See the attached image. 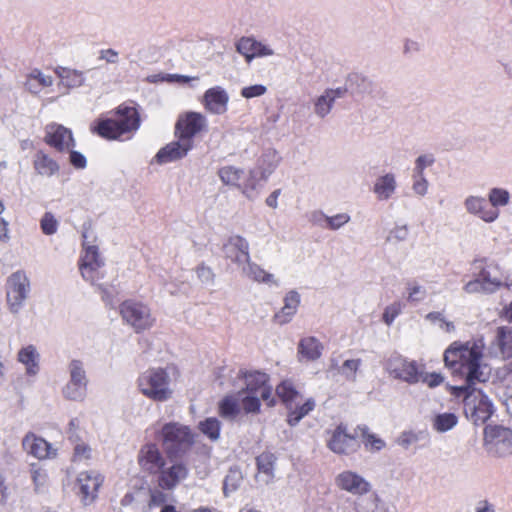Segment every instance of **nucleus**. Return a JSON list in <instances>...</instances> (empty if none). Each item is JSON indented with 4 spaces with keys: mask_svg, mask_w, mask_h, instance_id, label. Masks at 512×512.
I'll return each instance as SVG.
<instances>
[{
    "mask_svg": "<svg viewBox=\"0 0 512 512\" xmlns=\"http://www.w3.org/2000/svg\"><path fill=\"white\" fill-rule=\"evenodd\" d=\"M239 403H241V408L247 413L257 414L260 411V395L248 393L245 391H239L237 393Z\"/></svg>",
    "mask_w": 512,
    "mask_h": 512,
    "instance_id": "obj_41",
    "label": "nucleus"
},
{
    "mask_svg": "<svg viewBox=\"0 0 512 512\" xmlns=\"http://www.w3.org/2000/svg\"><path fill=\"white\" fill-rule=\"evenodd\" d=\"M30 282L22 271L13 273L7 281V303L13 313H17L28 298Z\"/></svg>",
    "mask_w": 512,
    "mask_h": 512,
    "instance_id": "obj_10",
    "label": "nucleus"
},
{
    "mask_svg": "<svg viewBox=\"0 0 512 512\" xmlns=\"http://www.w3.org/2000/svg\"><path fill=\"white\" fill-rule=\"evenodd\" d=\"M188 468L183 463H175L168 468H162L158 473V485L164 490H173L188 476Z\"/></svg>",
    "mask_w": 512,
    "mask_h": 512,
    "instance_id": "obj_23",
    "label": "nucleus"
},
{
    "mask_svg": "<svg viewBox=\"0 0 512 512\" xmlns=\"http://www.w3.org/2000/svg\"><path fill=\"white\" fill-rule=\"evenodd\" d=\"M68 382L62 388V395L70 401H83L87 393L88 378L84 364L80 360H71L68 364Z\"/></svg>",
    "mask_w": 512,
    "mask_h": 512,
    "instance_id": "obj_8",
    "label": "nucleus"
},
{
    "mask_svg": "<svg viewBox=\"0 0 512 512\" xmlns=\"http://www.w3.org/2000/svg\"><path fill=\"white\" fill-rule=\"evenodd\" d=\"M232 248H237L240 251V255H236L233 258V262L240 264H245L242 267V272L245 276L250 278L251 280L259 283H264L269 286H278V280L271 273L266 272L262 267L258 264L251 262L250 254H249V243L242 236L235 235L230 237V245L229 250Z\"/></svg>",
    "mask_w": 512,
    "mask_h": 512,
    "instance_id": "obj_3",
    "label": "nucleus"
},
{
    "mask_svg": "<svg viewBox=\"0 0 512 512\" xmlns=\"http://www.w3.org/2000/svg\"><path fill=\"white\" fill-rule=\"evenodd\" d=\"M335 485L342 491L354 496H364L371 491L372 485L360 474L344 470L335 477Z\"/></svg>",
    "mask_w": 512,
    "mask_h": 512,
    "instance_id": "obj_14",
    "label": "nucleus"
},
{
    "mask_svg": "<svg viewBox=\"0 0 512 512\" xmlns=\"http://www.w3.org/2000/svg\"><path fill=\"white\" fill-rule=\"evenodd\" d=\"M484 446L487 452L497 457H506L512 454L511 430L501 426H486Z\"/></svg>",
    "mask_w": 512,
    "mask_h": 512,
    "instance_id": "obj_9",
    "label": "nucleus"
},
{
    "mask_svg": "<svg viewBox=\"0 0 512 512\" xmlns=\"http://www.w3.org/2000/svg\"><path fill=\"white\" fill-rule=\"evenodd\" d=\"M229 95L221 86L209 88L203 95L202 104L212 114L222 115L228 109Z\"/></svg>",
    "mask_w": 512,
    "mask_h": 512,
    "instance_id": "obj_20",
    "label": "nucleus"
},
{
    "mask_svg": "<svg viewBox=\"0 0 512 512\" xmlns=\"http://www.w3.org/2000/svg\"><path fill=\"white\" fill-rule=\"evenodd\" d=\"M34 168L38 174L50 177L59 170L55 160L43 152H38L34 160Z\"/></svg>",
    "mask_w": 512,
    "mask_h": 512,
    "instance_id": "obj_37",
    "label": "nucleus"
},
{
    "mask_svg": "<svg viewBox=\"0 0 512 512\" xmlns=\"http://www.w3.org/2000/svg\"><path fill=\"white\" fill-rule=\"evenodd\" d=\"M345 92L346 89L344 88H329L316 97L314 100V113L316 116L321 119L325 118L331 112L335 100L343 97Z\"/></svg>",
    "mask_w": 512,
    "mask_h": 512,
    "instance_id": "obj_26",
    "label": "nucleus"
},
{
    "mask_svg": "<svg viewBox=\"0 0 512 512\" xmlns=\"http://www.w3.org/2000/svg\"><path fill=\"white\" fill-rule=\"evenodd\" d=\"M240 403L237 394L224 397L219 403L220 415L228 420H234L240 414Z\"/></svg>",
    "mask_w": 512,
    "mask_h": 512,
    "instance_id": "obj_38",
    "label": "nucleus"
},
{
    "mask_svg": "<svg viewBox=\"0 0 512 512\" xmlns=\"http://www.w3.org/2000/svg\"><path fill=\"white\" fill-rule=\"evenodd\" d=\"M502 287V280L499 277L493 276L491 271L486 268L480 270V279L469 281L464 290L469 293H493Z\"/></svg>",
    "mask_w": 512,
    "mask_h": 512,
    "instance_id": "obj_24",
    "label": "nucleus"
},
{
    "mask_svg": "<svg viewBox=\"0 0 512 512\" xmlns=\"http://www.w3.org/2000/svg\"><path fill=\"white\" fill-rule=\"evenodd\" d=\"M347 85L349 88L354 90L355 92L362 94L366 93L371 88V81L366 78L365 76H362L360 74H353L349 77L347 81Z\"/></svg>",
    "mask_w": 512,
    "mask_h": 512,
    "instance_id": "obj_48",
    "label": "nucleus"
},
{
    "mask_svg": "<svg viewBox=\"0 0 512 512\" xmlns=\"http://www.w3.org/2000/svg\"><path fill=\"white\" fill-rule=\"evenodd\" d=\"M45 142L59 152L75 147V140L70 129L57 123H51L45 128Z\"/></svg>",
    "mask_w": 512,
    "mask_h": 512,
    "instance_id": "obj_16",
    "label": "nucleus"
},
{
    "mask_svg": "<svg viewBox=\"0 0 512 512\" xmlns=\"http://www.w3.org/2000/svg\"><path fill=\"white\" fill-rule=\"evenodd\" d=\"M491 208L497 209L499 206H506L510 201V193L503 188H492L488 195Z\"/></svg>",
    "mask_w": 512,
    "mask_h": 512,
    "instance_id": "obj_47",
    "label": "nucleus"
},
{
    "mask_svg": "<svg viewBox=\"0 0 512 512\" xmlns=\"http://www.w3.org/2000/svg\"><path fill=\"white\" fill-rule=\"evenodd\" d=\"M30 473L32 481L35 485V490L39 491L41 488L45 486L47 482V473L44 469H42L36 464L31 465Z\"/></svg>",
    "mask_w": 512,
    "mask_h": 512,
    "instance_id": "obj_53",
    "label": "nucleus"
},
{
    "mask_svg": "<svg viewBox=\"0 0 512 512\" xmlns=\"http://www.w3.org/2000/svg\"><path fill=\"white\" fill-rule=\"evenodd\" d=\"M197 276L199 280L206 284L211 285L214 282V273L210 267L205 265H200L196 269Z\"/></svg>",
    "mask_w": 512,
    "mask_h": 512,
    "instance_id": "obj_61",
    "label": "nucleus"
},
{
    "mask_svg": "<svg viewBox=\"0 0 512 512\" xmlns=\"http://www.w3.org/2000/svg\"><path fill=\"white\" fill-rule=\"evenodd\" d=\"M119 313L123 323L135 333L151 329L156 321L149 305L134 299L123 301L119 306Z\"/></svg>",
    "mask_w": 512,
    "mask_h": 512,
    "instance_id": "obj_6",
    "label": "nucleus"
},
{
    "mask_svg": "<svg viewBox=\"0 0 512 512\" xmlns=\"http://www.w3.org/2000/svg\"><path fill=\"white\" fill-rule=\"evenodd\" d=\"M327 446L336 454L348 455L358 450L359 443L354 436L347 433L345 426L339 425L331 433Z\"/></svg>",
    "mask_w": 512,
    "mask_h": 512,
    "instance_id": "obj_17",
    "label": "nucleus"
},
{
    "mask_svg": "<svg viewBox=\"0 0 512 512\" xmlns=\"http://www.w3.org/2000/svg\"><path fill=\"white\" fill-rule=\"evenodd\" d=\"M492 346L497 348V355L502 359L512 357V327H498L495 333Z\"/></svg>",
    "mask_w": 512,
    "mask_h": 512,
    "instance_id": "obj_28",
    "label": "nucleus"
},
{
    "mask_svg": "<svg viewBox=\"0 0 512 512\" xmlns=\"http://www.w3.org/2000/svg\"><path fill=\"white\" fill-rule=\"evenodd\" d=\"M275 460V456L269 452H264L256 458L258 468V481L268 484L273 479Z\"/></svg>",
    "mask_w": 512,
    "mask_h": 512,
    "instance_id": "obj_33",
    "label": "nucleus"
},
{
    "mask_svg": "<svg viewBox=\"0 0 512 512\" xmlns=\"http://www.w3.org/2000/svg\"><path fill=\"white\" fill-rule=\"evenodd\" d=\"M71 441L74 444L73 460L78 462L88 461L92 458V448L82 441L77 433H71Z\"/></svg>",
    "mask_w": 512,
    "mask_h": 512,
    "instance_id": "obj_40",
    "label": "nucleus"
},
{
    "mask_svg": "<svg viewBox=\"0 0 512 512\" xmlns=\"http://www.w3.org/2000/svg\"><path fill=\"white\" fill-rule=\"evenodd\" d=\"M207 128V119L197 112H187L180 115L176 125L175 133L178 138L186 140L193 146V137Z\"/></svg>",
    "mask_w": 512,
    "mask_h": 512,
    "instance_id": "obj_11",
    "label": "nucleus"
},
{
    "mask_svg": "<svg viewBox=\"0 0 512 512\" xmlns=\"http://www.w3.org/2000/svg\"><path fill=\"white\" fill-rule=\"evenodd\" d=\"M404 305L400 301H394L388 305L383 313L382 319L385 324L390 326L394 320L402 313Z\"/></svg>",
    "mask_w": 512,
    "mask_h": 512,
    "instance_id": "obj_50",
    "label": "nucleus"
},
{
    "mask_svg": "<svg viewBox=\"0 0 512 512\" xmlns=\"http://www.w3.org/2000/svg\"><path fill=\"white\" fill-rule=\"evenodd\" d=\"M409 230L406 225H396L393 227L387 236L389 242H401L408 238Z\"/></svg>",
    "mask_w": 512,
    "mask_h": 512,
    "instance_id": "obj_57",
    "label": "nucleus"
},
{
    "mask_svg": "<svg viewBox=\"0 0 512 512\" xmlns=\"http://www.w3.org/2000/svg\"><path fill=\"white\" fill-rule=\"evenodd\" d=\"M245 385L241 391L258 394L268 406H273L275 400L272 397V388L268 385V375L259 371L241 373L239 377Z\"/></svg>",
    "mask_w": 512,
    "mask_h": 512,
    "instance_id": "obj_12",
    "label": "nucleus"
},
{
    "mask_svg": "<svg viewBox=\"0 0 512 512\" xmlns=\"http://www.w3.org/2000/svg\"><path fill=\"white\" fill-rule=\"evenodd\" d=\"M299 304L300 294L295 290L289 291L284 297V306L274 316L275 321L280 325L290 322L296 314Z\"/></svg>",
    "mask_w": 512,
    "mask_h": 512,
    "instance_id": "obj_29",
    "label": "nucleus"
},
{
    "mask_svg": "<svg viewBox=\"0 0 512 512\" xmlns=\"http://www.w3.org/2000/svg\"><path fill=\"white\" fill-rule=\"evenodd\" d=\"M219 177L226 185L235 186L242 191L243 194L248 195L247 189L241 187L239 181L242 177L243 171L232 166H226L219 170Z\"/></svg>",
    "mask_w": 512,
    "mask_h": 512,
    "instance_id": "obj_39",
    "label": "nucleus"
},
{
    "mask_svg": "<svg viewBox=\"0 0 512 512\" xmlns=\"http://www.w3.org/2000/svg\"><path fill=\"white\" fill-rule=\"evenodd\" d=\"M147 512H177L173 505L167 504V495L161 490L154 489L150 492Z\"/></svg>",
    "mask_w": 512,
    "mask_h": 512,
    "instance_id": "obj_36",
    "label": "nucleus"
},
{
    "mask_svg": "<svg viewBox=\"0 0 512 512\" xmlns=\"http://www.w3.org/2000/svg\"><path fill=\"white\" fill-rule=\"evenodd\" d=\"M267 92V87L262 84H255L241 89V96L246 99L260 97Z\"/></svg>",
    "mask_w": 512,
    "mask_h": 512,
    "instance_id": "obj_58",
    "label": "nucleus"
},
{
    "mask_svg": "<svg viewBox=\"0 0 512 512\" xmlns=\"http://www.w3.org/2000/svg\"><path fill=\"white\" fill-rule=\"evenodd\" d=\"M458 422V418L453 413H442L435 416L433 427L440 433L447 432L454 428Z\"/></svg>",
    "mask_w": 512,
    "mask_h": 512,
    "instance_id": "obj_43",
    "label": "nucleus"
},
{
    "mask_svg": "<svg viewBox=\"0 0 512 512\" xmlns=\"http://www.w3.org/2000/svg\"><path fill=\"white\" fill-rule=\"evenodd\" d=\"M139 391L154 401H166L172 395L170 378L162 368H150L142 372L137 379Z\"/></svg>",
    "mask_w": 512,
    "mask_h": 512,
    "instance_id": "obj_5",
    "label": "nucleus"
},
{
    "mask_svg": "<svg viewBox=\"0 0 512 512\" xmlns=\"http://www.w3.org/2000/svg\"><path fill=\"white\" fill-rule=\"evenodd\" d=\"M32 78L35 80V82L38 83V85L42 87H49L53 84V80L51 76L45 75L41 73L40 71H33L31 74Z\"/></svg>",
    "mask_w": 512,
    "mask_h": 512,
    "instance_id": "obj_64",
    "label": "nucleus"
},
{
    "mask_svg": "<svg viewBox=\"0 0 512 512\" xmlns=\"http://www.w3.org/2000/svg\"><path fill=\"white\" fill-rule=\"evenodd\" d=\"M351 220L347 213H339L333 216L325 217L326 228L330 230H338Z\"/></svg>",
    "mask_w": 512,
    "mask_h": 512,
    "instance_id": "obj_52",
    "label": "nucleus"
},
{
    "mask_svg": "<svg viewBox=\"0 0 512 512\" xmlns=\"http://www.w3.org/2000/svg\"><path fill=\"white\" fill-rule=\"evenodd\" d=\"M316 406L313 398H308L304 403L300 404V400H297V404L293 408H288L287 423L290 426H296L305 416L314 410Z\"/></svg>",
    "mask_w": 512,
    "mask_h": 512,
    "instance_id": "obj_34",
    "label": "nucleus"
},
{
    "mask_svg": "<svg viewBox=\"0 0 512 512\" xmlns=\"http://www.w3.org/2000/svg\"><path fill=\"white\" fill-rule=\"evenodd\" d=\"M407 300L410 303H420L427 297V290L419 283L412 281L406 285Z\"/></svg>",
    "mask_w": 512,
    "mask_h": 512,
    "instance_id": "obj_46",
    "label": "nucleus"
},
{
    "mask_svg": "<svg viewBox=\"0 0 512 512\" xmlns=\"http://www.w3.org/2000/svg\"><path fill=\"white\" fill-rule=\"evenodd\" d=\"M463 204L469 214L479 217L486 223H492L499 217V211L490 208L487 200L482 196L469 195Z\"/></svg>",
    "mask_w": 512,
    "mask_h": 512,
    "instance_id": "obj_18",
    "label": "nucleus"
},
{
    "mask_svg": "<svg viewBox=\"0 0 512 512\" xmlns=\"http://www.w3.org/2000/svg\"><path fill=\"white\" fill-rule=\"evenodd\" d=\"M236 50L250 63L254 58L267 57L275 54L274 50L262 42L250 37H242L236 44Z\"/></svg>",
    "mask_w": 512,
    "mask_h": 512,
    "instance_id": "obj_21",
    "label": "nucleus"
},
{
    "mask_svg": "<svg viewBox=\"0 0 512 512\" xmlns=\"http://www.w3.org/2000/svg\"><path fill=\"white\" fill-rule=\"evenodd\" d=\"M24 450L39 460L55 457L56 450L45 439L28 433L22 441Z\"/></svg>",
    "mask_w": 512,
    "mask_h": 512,
    "instance_id": "obj_22",
    "label": "nucleus"
},
{
    "mask_svg": "<svg viewBox=\"0 0 512 512\" xmlns=\"http://www.w3.org/2000/svg\"><path fill=\"white\" fill-rule=\"evenodd\" d=\"M275 392L286 409L293 408V406L297 404V400H301L302 398L301 394L296 390L290 380H284L278 384Z\"/></svg>",
    "mask_w": 512,
    "mask_h": 512,
    "instance_id": "obj_31",
    "label": "nucleus"
},
{
    "mask_svg": "<svg viewBox=\"0 0 512 512\" xmlns=\"http://www.w3.org/2000/svg\"><path fill=\"white\" fill-rule=\"evenodd\" d=\"M429 183L427 179L424 177V173H414L413 174V192L420 196L424 197L428 192Z\"/></svg>",
    "mask_w": 512,
    "mask_h": 512,
    "instance_id": "obj_54",
    "label": "nucleus"
},
{
    "mask_svg": "<svg viewBox=\"0 0 512 512\" xmlns=\"http://www.w3.org/2000/svg\"><path fill=\"white\" fill-rule=\"evenodd\" d=\"M389 369L397 379H401L410 384L420 382L421 371L418 369L415 361H407L396 357L389 362Z\"/></svg>",
    "mask_w": 512,
    "mask_h": 512,
    "instance_id": "obj_19",
    "label": "nucleus"
},
{
    "mask_svg": "<svg viewBox=\"0 0 512 512\" xmlns=\"http://www.w3.org/2000/svg\"><path fill=\"white\" fill-rule=\"evenodd\" d=\"M56 74L60 78L59 85L66 88H77L83 85L85 78L82 72L68 68L59 67Z\"/></svg>",
    "mask_w": 512,
    "mask_h": 512,
    "instance_id": "obj_35",
    "label": "nucleus"
},
{
    "mask_svg": "<svg viewBox=\"0 0 512 512\" xmlns=\"http://www.w3.org/2000/svg\"><path fill=\"white\" fill-rule=\"evenodd\" d=\"M192 148L193 147L189 142L178 138L177 141L167 144L158 151L156 154V161L159 164L177 161L185 157Z\"/></svg>",
    "mask_w": 512,
    "mask_h": 512,
    "instance_id": "obj_25",
    "label": "nucleus"
},
{
    "mask_svg": "<svg viewBox=\"0 0 512 512\" xmlns=\"http://www.w3.org/2000/svg\"><path fill=\"white\" fill-rule=\"evenodd\" d=\"M99 59L109 64H117L119 62V53L112 48L103 49L100 51Z\"/></svg>",
    "mask_w": 512,
    "mask_h": 512,
    "instance_id": "obj_63",
    "label": "nucleus"
},
{
    "mask_svg": "<svg viewBox=\"0 0 512 512\" xmlns=\"http://www.w3.org/2000/svg\"><path fill=\"white\" fill-rule=\"evenodd\" d=\"M140 127V115L135 107L119 106L113 115L101 119L92 128L102 138L117 140L126 134L135 133Z\"/></svg>",
    "mask_w": 512,
    "mask_h": 512,
    "instance_id": "obj_2",
    "label": "nucleus"
},
{
    "mask_svg": "<svg viewBox=\"0 0 512 512\" xmlns=\"http://www.w3.org/2000/svg\"><path fill=\"white\" fill-rule=\"evenodd\" d=\"M102 483V475L95 470L83 471L78 474L76 487L84 505H89L94 502Z\"/></svg>",
    "mask_w": 512,
    "mask_h": 512,
    "instance_id": "obj_13",
    "label": "nucleus"
},
{
    "mask_svg": "<svg viewBox=\"0 0 512 512\" xmlns=\"http://www.w3.org/2000/svg\"><path fill=\"white\" fill-rule=\"evenodd\" d=\"M354 508L356 512H375L376 505V496L371 495L369 498L365 499H357L354 503Z\"/></svg>",
    "mask_w": 512,
    "mask_h": 512,
    "instance_id": "obj_56",
    "label": "nucleus"
},
{
    "mask_svg": "<svg viewBox=\"0 0 512 512\" xmlns=\"http://www.w3.org/2000/svg\"><path fill=\"white\" fill-rule=\"evenodd\" d=\"M418 440H419V438H418L417 434H415L414 432L408 431V432H403L399 436L397 443L400 446H402L403 448L407 449L412 444L416 443Z\"/></svg>",
    "mask_w": 512,
    "mask_h": 512,
    "instance_id": "obj_62",
    "label": "nucleus"
},
{
    "mask_svg": "<svg viewBox=\"0 0 512 512\" xmlns=\"http://www.w3.org/2000/svg\"><path fill=\"white\" fill-rule=\"evenodd\" d=\"M361 366V359H347L342 365L336 367L338 373L349 382H355L357 379V372Z\"/></svg>",
    "mask_w": 512,
    "mask_h": 512,
    "instance_id": "obj_42",
    "label": "nucleus"
},
{
    "mask_svg": "<svg viewBox=\"0 0 512 512\" xmlns=\"http://www.w3.org/2000/svg\"><path fill=\"white\" fill-rule=\"evenodd\" d=\"M67 151L69 152V161L73 167H75L76 169L86 168L87 160L82 153L73 150V148Z\"/></svg>",
    "mask_w": 512,
    "mask_h": 512,
    "instance_id": "obj_60",
    "label": "nucleus"
},
{
    "mask_svg": "<svg viewBox=\"0 0 512 512\" xmlns=\"http://www.w3.org/2000/svg\"><path fill=\"white\" fill-rule=\"evenodd\" d=\"M18 361L26 368V373L30 376H35L39 372V354L36 348L32 345L23 347L18 352Z\"/></svg>",
    "mask_w": 512,
    "mask_h": 512,
    "instance_id": "obj_32",
    "label": "nucleus"
},
{
    "mask_svg": "<svg viewBox=\"0 0 512 512\" xmlns=\"http://www.w3.org/2000/svg\"><path fill=\"white\" fill-rule=\"evenodd\" d=\"M200 431L211 441H217L220 437L221 423L215 417H210L199 423Z\"/></svg>",
    "mask_w": 512,
    "mask_h": 512,
    "instance_id": "obj_44",
    "label": "nucleus"
},
{
    "mask_svg": "<svg viewBox=\"0 0 512 512\" xmlns=\"http://www.w3.org/2000/svg\"><path fill=\"white\" fill-rule=\"evenodd\" d=\"M58 228V222L52 213L46 212L41 219V229L46 235H53Z\"/></svg>",
    "mask_w": 512,
    "mask_h": 512,
    "instance_id": "obj_55",
    "label": "nucleus"
},
{
    "mask_svg": "<svg viewBox=\"0 0 512 512\" xmlns=\"http://www.w3.org/2000/svg\"><path fill=\"white\" fill-rule=\"evenodd\" d=\"M323 346L320 341L312 336L304 337L300 340L298 345V354L301 359L307 361H314L320 358Z\"/></svg>",
    "mask_w": 512,
    "mask_h": 512,
    "instance_id": "obj_30",
    "label": "nucleus"
},
{
    "mask_svg": "<svg viewBox=\"0 0 512 512\" xmlns=\"http://www.w3.org/2000/svg\"><path fill=\"white\" fill-rule=\"evenodd\" d=\"M484 347L482 340L454 341L444 352L445 365L465 378L466 385L454 387V394L464 397L465 414L476 425L484 424L494 412L489 397L475 388L476 384L487 382L491 376L492 369L485 362Z\"/></svg>",
    "mask_w": 512,
    "mask_h": 512,
    "instance_id": "obj_1",
    "label": "nucleus"
},
{
    "mask_svg": "<svg viewBox=\"0 0 512 512\" xmlns=\"http://www.w3.org/2000/svg\"><path fill=\"white\" fill-rule=\"evenodd\" d=\"M363 443L367 450L375 452L385 447V442L374 434L368 433L367 429H363Z\"/></svg>",
    "mask_w": 512,
    "mask_h": 512,
    "instance_id": "obj_51",
    "label": "nucleus"
},
{
    "mask_svg": "<svg viewBox=\"0 0 512 512\" xmlns=\"http://www.w3.org/2000/svg\"><path fill=\"white\" fill-rule=\"evenodd\" d=\"M242 479V474L238 469H230L224 479V493L227 495L229 492L235 491L240 486Z\"/></svg>",
    "mask_w": 512,
    "mask_h": 512,
    "instance_id": "obj_49",
    "label": "nucleus"
},
{
    "mask_svg": "<svg viewBox=\"0 0 512 512\" xmlns=\"http://www.w3.org/2000/svg\"><path fill=\"white\" fill-rule=\"evenodd\" d=\"M159 434L169 455L184 452L193 444V434L189 427L177 422L164 424Z\"/></svg>",
    "mask_w": 512,
    "mask_h": 512,
    "instance_id": "obj_7",
    "label": "nucleus"
},
{
    "mask_svg": "<svg viewBox=\"0 0 512 512\" xmlns=\"http://www.w3.org/2000/svg\"><path fill=\"white\" fill-rule=\"evenodd\" d=\"M138 464L148 474H158L165 466V458L155 443H147L138 453Z\"/></svg>",
    "mask_w": 512,
    "mask_h": 512,
    "instance_id": "obj_15",
    "label": "nucleus"
},
{
    "mask_svg": "<svg viewBox=\"0 0 512 512\" xmlns=\"http://www.w3.org/2000/svg\"><path fill=\"white\" fill-rule=\"evenodd\" d=\"M425 320L431 324L438 325L445 333H453L456 329L454 323L447 320L442 312H429L426 314Z\"/></svg>",
    "mask_w": 512,
    "mask_h": 512,
    "instance_id": "obj_45",
    "label": "nucleus"
},
{
    "mask_svg": "<svg viewBox=\"0 0 512 512\" xmlns=\"http://www.w3.org/2000/svg\"><path fill=\"white\" fill-rule=\"evenodd\" d=\"M444 381V377L440 373H427L421 371V379L420 382L425 383L428 387L434 388L442 384Z\"/></svg>",
    "mask_w": 512,
    "mask_h": 512,
    "instance_id": "obj_59",
    "label": "nucleus"
},
{
    "mask_svg": "<svg viewBox=\"0 0 512 512\" xmlns=\"http://www.w3.org/2000/svg\"><path fill=\"white\" fill-rule=\"evenodd\" d=\"M397 190L396 176L392 172L385 173L376 178L372 191L379 201H388Z\"/></svg>",
    "mask_w": 512,
    "mask_h": 512,
    "instance_id": "obj_27",
    "label": "nucleus"
},
{
    "mask_svg": "<svg viewBox=\"0 0 512 512\" xmlns=\"http://www.w3.org/2000/svg\"><path fill=\"white\" fill-rule=\"evenodd\" d=\"M83 252L79 262V270L84 280L96 284L102 278L101 268L104 266V258L99 253L96 237L92 231L83 232Z\"/></svg>",
    "mask_w": 512,
    "mask_h": 512,
    "instance_id": "obj_4",
    "label": "nucleus"
}]
</instances>
